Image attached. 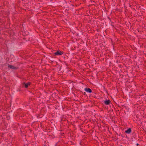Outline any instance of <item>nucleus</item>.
Here are the masks:
<instances>
[{
	"label": "nucleus",
	"instance_id": "6",
	"mask_svg": "<svg viewBox=\"0 0 146 146\" xmlns=\"http://www.w3.org/2000/svg\"><path fill=\"white\" fill-rule=\"evenodd\" d=\"M131 132V129L130 128H129L127 130L125 131V133L127 134L130 133Z\"/></svg>",
	"mask_w": 146,
	"mask_h": 146
},
{
	"label": "nucleus",
	"instance_id": "1",
	"mask_svg": "<svg viewBox=\"0 0 146 146\" xmlns=\"http://www.w3.org/2000/svg\"><path fill=\"white\" fill-rule=\"evenodd\" d=\"M8 67L10 68L15 70L17 69L18 68L15 67L10 64H8Z\"/></svg>",
	"mask_w": 146,
	"mask_h": 146
},
{
	"label": "nucleus",
	"instance_id": "4",
	"mask_svg": "<svg viewBox=\"0 0 146 146\" xmlns=\"http://www.w3.org/2000/svg\"><path fill=\"white\" fill-rule=\"evenodd\" d=\"M84 90L85 91L87 92L90 93L92 92V90L90 88H85Z\"/></svg>",
	"mask_w": 146,
	"mask_h": 146
},
{
	"label": "nucleus",
	"instance_id": "2",
	"mask_svg": "<svg viewBox=\"0 0 146 146\" xmlns=\"http://www.w3.org/2000/svg\"><path fill=\"white\" fill-rule=\"evenodd\" d=\"M63 54V52L58 51L54 53V54L56 55H61Z\"/></svg>",
	"mask_w": 146,
	"mask_h": 146
},
{
	"label": "nucleus",
	"instance_id": "5",
	"mask_svg": "<svg viewBox=\"0 0 146 146\" xmlns=\"http://www.w3.org/2000/svg\"><path fill=\"white\" fill-rule=\"evenodd\" d=\"M104 102L106 105H108L111 102V101L109 100H108L104 101Z\"/></svg>",
	"mask_w": 146,
	"mask_h": 146
},
{
	"label": "nucleus",
	"instance_id": "3",
	"mask_svg": "<svg viewBox=\"0 0 146 146\" xmlns=\"http://www.w3.org/2000/svg\"><path fill=\"white\" fill-rule=\"evenodd\" d=\"M31 84V83L30 82H29L27 83H25V82L23 83V86L26 88H28L29 86Z\"/></svg>",
	"mask_w": 146,
	"mask_h": 146
},
{
	"label": "nucleus",
	"instance_id": "8",
	"mask_svg": "<svg viewBox=\"0 0 146 146\" xmlns=\"http://www.w3.org/2000/svg\"><path fill=\"white\" fill-rule=\"evenodd\" d=\"M86 94V93H85H85H84V94Z\"/></svg>",
	"mask_w": 146,
	"mask_h": 146
},
{
	"label": "nucleus",
	"instance_id": "7",
	"mask_svg": "<svg viewBox=\"0 0 146 146\" xmlns=\"http://www.w3.org/2000/svg\"><path fill=\"white\" fill-rule=\"evenodd\" d=\"M137 145H139V144H138V143H137Z\"/></svg>",
	"mask_w": 146,
	"mask_h": 146
}]
</instances>
